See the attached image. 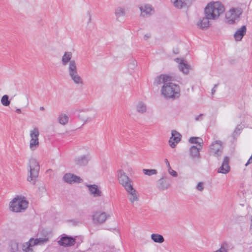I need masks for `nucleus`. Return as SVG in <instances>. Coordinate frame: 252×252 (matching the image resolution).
I'll use <instances>...</instances> for the list:
<instances>
[{"mask_svg": "<svg viewBox=\"0 0 252 252\" xmlns=\"http://www.w3.org/2000/svg\"><path fill=\"white\" fill-rule=\"evenodd\" d=\"M191 0H171L174 6L178 8H182L191 3Z\"/></svg>", "mask_w": 252, "mask_h": 252, "instance_id": "obj_22", "label": "nucleus"}, {"mask_svg": "<svg viewBox=\"0 0 252 252\" xmlns=\"http://www.w3.org/2000/svg\"><path fill=\"white\" fill-rule=\"evenodd\" d=\"M28 202L24 198H14L10 203L9 207L12 212H21L25 211L28 206Z\"/></svg>", "mask_w": 252, "mask_h": 252, "instance_id": "obj_6", "label": "nucleus"}, {"mask_svg": "<svg viewBox=\"0 0 252 252\" xmlns=\"http://www.w3.org/2000/svg\"><path fill=\"white\" fill-rule=\"evenodd\" d=\"M134 62H134V61H133V64H132V65H133V66H134V65H135Z\"/></svg>", "mask_w": 252, "mask_h": 252, "instance_id": "obj_50", "label": "nucleus"}, {"mask_svg": "<svg viewBox=\"0 0 252 252\" xmlns=\"http://www.w3.org/2000/svg\"><path fill=\"white\" fill-rule=\"evenodd\" d=\"M241 13L239 11H236L235 8L230 9L226 14V22L229 24H233L235 23L236 20L238 19Z\"/></svg>", "mask_w": 252, "mask_h": 252, "instance_id": "obj_9", "label": "nucleus"}, {"mask_svg": "<svg viewBox=\"0 0 252 252\" xmlns=\"http://www.w3.org/2000/svg\"><path fill=\"white\" fill-rule=\"evenodd\" d=\"M72 54L70 52H65L62 58V63L63 65H66L68 63V71L69 76L73 82L77 84H82V79L78 75L76 63L74 60H71Z\"/></svg>", "mask_w": 252, "mask_h": 252, "instance_id": "obj_1", "label": "nucleus"}, {"mask_svg": "<svg viewBox=\"0 0 252 252\" xmlns=\"http://www.w3.org/2000/svg\"><path fill=\"white\" fill-rule=\"evenodd\" d=\"M143 173L146 175L151 176L153 175L157 174V171L156 169H143Z\"/></svg>", "mask_w": 252, "mask_h": 252, "instance_id": "obj_35", "label": "nucleus"}, {"mask_svg": "<svg viewBox=\"0 0 252 252\" xmlns=\"http://www.w3.org/2000/svg\"><path fill=\"white\" fill-rule=\"evenodd\" d=\"M39 134V130L37 128H34L33 130L30 132V137L33 139H38V136Z\"/></svg>", "mask_w": 252, "mask_h": 252, "instance_id": "obj_34", "label": "nucleus"}, {"mask_svg": "<svg viewBox=\"0 0 252 252\" xmlns=\"http://www.w3.org/2000/svg\"><path fill=\"white\" fill-rule=\"evenodd\" d=\"M173 52L175 54H178L179 53V49L178 48L174 49Z\"/></svg>", "mask_w": 252, "mask_h": 252, "instance_id": "obj_43", "label": "nucleus"}, {"mask_svg": "<svg viewBox=\"0 0 252 252\" xmlns=\"http://www.w3.org/2000/svg\"><path fill=\"white\" fill-rule=\"evenodd\" d=\"M240 129L238 127H237L235 129V130L232 134V136L234 137V138H235L236 137H237L238 135L240 134Z\"/></svg>", "mask_w": 252, "mask_h": 252, "instance_id": "obj_36", "label": "nucleus"}, {"mask_svg": "<svg viewBox=\"0 0 252 252\" xmlns=\"http://www.w3.org/2000/svg\"><path fill=\"white\" fill-rule=\"evenodd\" d=\"M223 149L222 142L220 140H216L210 145L209 153L210 155L219 159L222 155Z\"/></svg>", "mask_w": 252, "mask_h": 252, "instance_id": "obj_7", "label": "nucleus"}, {"mask_svg": "<svg viewBox=\"0 0 252 252\" xmlns=\"http://www.w3.org/2000/svg\"><path fill=\"white\" fill-rule=\"evenodd\" d=\"M169 81H171V77L167 75L161 74L155 79V83L157 85H160L162 83L165 85V83H167Z\"/></svg>", "mask_w": 252, "mask_h": 252, "instance_id": "obj_20", "label": "nucleus"}, {"mask_svg": "<svg viewBox=\"0 0 252 252\" xmlns=\"http://www.w3.org/2000/svg\"><path fill=\"white\" fill-rule=\"evenodd\" d=\"M158 188L160 190H165L167 189L170 186L169 183L163 178H161L158 182Z\"/></svg>", "mask_w": 252, "mask_h": 252, "instance_id": "obj_23", "label": "nucleus"}, {"mask_svg": "<svg viewBox=\"0 0 252 252\" xmlns=\"http://www.w3.org/2000/svg\"><path fill=\"white\" fill-rule=\"evenodd\" d=\"M110 217L105 212H95L92 216L93 222L95 224H100L105 222L106 220Z\"/></svg>", "mask_w": 252, "mask_h": 252, "instance_id": "obj_8", "label": "nucleus"}, {"mask_svg": "<svg viewBox=\"0 0 252 252\" xmlns=\"http://www.w3.org/2000/svg\"><path fill=\"white\" fill-rule=\"evenodd\" d=\"M252 163V158L250 157L248 159L247 162L246 163L245 166H247L249 164Z\"/></svg>", "mask_w": 252, "mask_h": 252, "instance_id": "obj_42", "label": "nucleus"}, {"mask_svg": "<svg viewBox=\"0 0 252 252\" xmlns=\"http://www.w3.org/2000/svg\"><path fill=\"white\" fill-rule=\"evenodd\" d=\"M118 178L120 184L125 188L127 191V196L130 202L133 204L135 201L138 200L139 197L137 194L136 191L133 188L132 181L122 170L118 171Z\"/></svg>", "mask_w": 252, "mask_h": 252, "instance_id": "obj_2", "label": "nucleus"}, {"mask_svg": "<svg viewBox=\"0 0 252 252\" xmlns=\"http://www.w3.org/2000/svg\"><path fill=\"white\" fill-rule=\"evenodd\" d=\"M63 179L64 182L69 184L80 183L83 181L80 177L71 173L65 174Z\"/></svg>", "mask_w": 252, "mask_h": 252, "instance_id": "obj_11", "label": "nucleus"}, {"mask_svg": "<svg viewBox=\"0 0 252 252\" xmlns=\"http://www.w3.org/2000/svg\"><path fill=\"white\" fill-rule=\"evenodd\" d=\"M196 189L199 191H202L203 190V184L202 182H199L198 183Z\"/></svg>", "mask_w": 252, "mask_h": 252, "instance_id": "obj_38", "label": "nucleus"}, {"mask_svg": "<svg viewBox=\"0 0 252 252\" xmlns=\"http://www.w3.org/2000/svg\"><path fill=\"white\" fill-rule=\"evenodd\" d=\"M1 103L4 106H8L10 103V100H9V96L5 94L2 96L1 99Z\"/></svg>", "mask_w": 252, "mask_h": 252, "instance_id": "obj_33", "label": "nucleus"}, {"mask_svg": "<svg viewBox=\"0 0 252 252\" xmlns=\"http://www.w3.org/2000/svg\"><path fill=\"white\" fill-rule=\"evenodd\" d=\"M170 174L173 177L177 176V173L173 170H172V171L170 172Z\"/></svg>", "mask_w": 252, "mask_h": 252, "instance_id": "obj_40", "label": "nucleus"}, {"mask_svg": "<svg viewBox=\"0 0 252 252\" xmlns=\"http://www.w3.org/2000/svg\"><path fill=\"white\" fill-rule=\"evenodd\" d=\"M202 116H203V114H200V115H199L198 116H197L195 117V120L196 121H199L200 120H201L202 119Z\"/></svg>", "mask_w": 252, "mask_h": 252, "instance_id": "obj_41", "label": "nucleus"}, {"mask_svg": "<svg viewBox=\"0 0 252 252\" xmlns=\"http://www.w3.org/2000/svg\"><path fill=\"white\" fill-rule=\"evenodd\" d=\"M87 187L90 191V194L94 197H100L102 195V191L96 185H87Z\"/></svg>", "mask_w": 252, "mask_h": 252, "instance_id": "obj_16", "label": "nucleus"}, {"mask_svg": "<svg viewBox=\"0 0 252 252\" xmlns=\"http://www.w3.org/2000/svg\"><path fill=\"white\" fill-rule=\"evenodd\" d=\"M136 110L140 113H144L147 110V107L145 104L142 102H139L136 107Z\"/></svg>", "mask_w": 252, "mask_h": 252, "instance_id": "obj_26", "label": "nucleus"}, {"mask_svg": "<svg viewBox=\"0 0 252 252\" xmlns=\"http://www.w3.org/2000/svg\"><path fill=\"white\" fill-rule=\"evenodd\" d=\"M181 138V135L175 130L172 131V136L169 140V144L172 148H174Z\"/></svg>", "mask_w": 252, "mask_h": 252, "instance_id": "obj_15", "label": "nucleus"}, {"mask_svg": "<svg viewBox=\"0 0 252 252\" xmlns=\"http://www.w3.org/2000/svg\"><path fill=\"white\" fill-rule=\"evenodd\" d=\"M39 145L38 139L32 138L30 140V148L32 150H34L37 148Z\"/></svg>", "mask_w": 252, "mask_h": 252, "instance_id": "obj_31", "label": "nucleus"}, {"mask_svg": "<svg viewBox=\"0 0 252 252\" xmlns=\"http://www.w3.org/2000/svg\"><path fill=\"white\" fill-rule=\"evenodd\" d=\"M205 16L202 19H200L199 21L197 24L198 27L202 30H204L209 26V20H213L212 18L208 15V13L205 11Z\"/></svg>", "mask_w": 252, "mask_h": 252, "instance_id": "obj_13", "label": "nucleus"}, {"mask_svg": "<svg viewBox=\"0 0 252 252\" xmlns=\"http://www.w3.org/2000/svg\"><path fill=\"white\" fill-rule=\"evenodd\" d=\"M151 37V34L149 33H146L144 36V38L145 40H148Z\"/></svg>", "mask_w": 252, "mask_h": 252, "instance_id": "obj_39", "label": "nucleus"}, {"mask_svg": "<svg viewBox=\"0 0 252 252\" xmlns=\"http://www.w3.org/2000/svg\"><path fill=\"white\" fill-rule=\"evenodd\" d=\"M115 14L117 18H119V17L125 15V10L124 8L118 7L115 9Z\"/></svg>", "mask_w": 252, "mask_h": 252, "instance_id": "obj_29", "label": "nucleus"}, {"mask_svg": "<svg viewBox=\"0 0 252 252\" xmlns=\"http://www.w3.org/2000/svg\"><path fill=\"white\" fill-rule=\"evenodd\" d=\"M247 28L246 26H243L238 29L234 34V37L236 41H241L246 34Z\"/></svg>", "mask_w": 252, "mask_h": 252, "instance_id": "obj_19", "label": "nucleus"}, {"mask_svg": "<svg viewBox=\"0 0 252 252\" xmlns=\"http://www.w3.org/2000/svg\"><path fill=\"white\" fill-rule=\"evenodd\" d=\"M141 11V15L142 16L151 15L153 12V9L150 4H145L139 7Z\"/></svg>", "mask_w": 252, "mask_h": 252, "instance_id": "obj_21", "label": "nucleus"}, {"mask_svg": "<svg viewBox=\"0 0 252 252\" xmlns=\"http://www.w3.org/2000/svg\"><path fill=\"white\" fill-rule=\"evenodd\" d=\"M175 61L179 63V68L181 71L184 74H187L190 69V66L187 63H185L182 59L176 58Z\"/></svg>", "mask_w": 252, "mask_h": 252, "instance_id": "obj_18", "label": "nucleus"}, {"mask_svg": "<svg viewBox=\"0 0 252 252\" xmlns=\"http://www.w3.org/2000/svg\"><path fill=\"white\" fill-rule=\"evenodd\" d=\"M165 161L166 163L167 164V166H168L169 167V168L170 169V168H171V167H170V164H169V162H168V160H167V159H165Z\"/></svg>", "mask_w": 252, "mask_h": 252, "instance_id": "obj_45", "label": "nucleus"}, {"mask_svg": "<svg viewBox=\"0 0 252 252\" xmlns=\"http://www.w3.org/2000/svg\"><path fill=\"white\" fill-rule=\"evenodd\" d=\"M205 11L208 13L212 19H216L222 14L225 8L223 5L219 1L212 2L208 4L205 8Z\"/></svg>", "mask_w": 252, "mask_h": 252, "instance_id": "obj_4", "label": "nucleus"}, {"mask_svg": "<svg viewBox=\"0 0 252 252\" xmlns=\"http://www.w3.org/2000/svg\"><path fill=\"white\" fill-rule=\"evenodd\" d=\"M189 142L190 143L198 144V147H199V145H202V144H203L202 139L197 137H190L189 139Z\"/></svg>", "mask_w": 252, "mask_h": 252, "instance_id": "obj_32", "label": "nucleus"}, {"mask_svg": "<svg viewBox=\"0 0 252 252\" xmlns=\"http://www.w3.org/2000/svg\"><path fill=\"white\" fill-rule=\"evenodd\" d=\"M58 243L60 246L70 247L75 244V239L71 236L65 235L61 238L60 240L58 241Z\"/></svg>", "mask_w": 252, "mask_h": 252, "instance_id": "obj_12", "label": "nucleus"}, {"mask_svg": "<svg viewBox=\"0 0 252 252\" xmlns=\"http://www.w3.org/2000/svg\"><path fill=\"white\" fill-rule=\"evenodd\" d=\"M229 248V243L226 241H224L221 244L220 248L214 252H228Z\"/></svg>", "mask_w": 252, "mask_h": 252, "instance_id": "obj_27", "label": "nucleus"}, {"mask_svg": "<svg viewBox=\"0 0 252 252\" xmlns=\"http://www.w3.org/2000/svg\"><path fill=\"white\" fill-rule=\"evenodd\" d=\"M89 22H91V14H90V12H89Z\"/></svg>", "mask_w": 252, "mask_h": 252, "instance_id": "obj_48", "label": "nucleus"}, {"mask_svg": "<svg viewBox=\"0 0 252 252\" xmlns=\"http://www.w3.org/2000/svg\"><path fill=\"white\" fill-rule=\"evenodd\" d=\"M216 92V89L215 88V87H213V89H212V94H214Z\"/></svg>", "mask_w": 252, "mask_h": 252, "instance_id": "obj_44", "label": "nucleus"}, {"mask_svg": "<svg viewBox=\"0 0 252 252\" xmlns=\"http://www.w3.org/2000/svg\"><path fill=\"white\" fill-rule=\"evenodd\" d=\"M29 175L27 177V180L32 184L35 185L40 169L39 163L35 159L31 158L29 160Z\"/></svg>", "mask_w": 252, "mask_h": 252, "instance_id": "obj_5", "label": "nucleus"}, {"mask_svg": "<svg viewBox=\"0 0 252 252\" xmlns=\"http://www.w3.org/2000/svg\"><path fill=\"white\" fill-rule=\"evenodd\" d=\"M202 148V145H199V147L192 146L189 150L190 157L192 159H198L200 158V152Z\"/></svg>", "mask_w": 252, "mask_h": 252, "instance_id": "obj_17", "label": "nucleus"}, {"mask_svg": "<svg viewBox=\"0 0 252 252\" xmlns=\"http://www.w3.org/2000/svg\"><path fill=\"white\" fill-rule=\"evenodd\" d=\"M229 158L225 156L221 164V166L218 169V172L220 173L226 174L230 171V166L229 165Z\"/></svg>", "mask_w": 252, "mask_h": 252, "instance_id": "obj_14", "label": "nucleus"}, {"mask_svg": "<svg viewBox=\"0 0 252 252\" xmlns=\"http://www.w3.org/2000/svg\"><path fill=\"white\" fill-rule=\"evenodd\" d=\"M40 111H43L45 110V108L43 106H41L39 108Z\"/></svg>", "mask_w": 252, "mask_h": 252, "instance_id": "obj_47", "label": "nucleus"}, {"mask_svg": "<svg viewBox=\"0 0 252 252\" xmlns=\"http://www.w3.org/2000/svg\"><path fill=\"white\" fill-rule=\"evenodd\" d=\"M49 241V238L45 236L44 238H39L35 239L33 244L37 245H43Z\"/></svg>", "mask_w": 252, "mask_h": 252, "instance_id": "obj_30", "label": "nucleus"}, {"mask_svg": "<svg viewBox=\"0 0 252 252\" xmlns=\"http://www.w3.org/2000/svg\"><path fill=\"white\" fill-rule=\"evenodd\" d=\"M91 158V157L89 154L84 155L75 158L74 162L77 166H85L88 164Z\"/></svg>", "mask_w": 252, "mask_h": 252, "instance_id": "obj_10", "label": "nucleus"}, {"mask_svg": "<svg viewBox=\"0 0 252 252\" xmlns=\"http://www.w3.org/2000/svg\"><path fill=\"white\" fill-rule=\"evenodd\" d=\"M96 117V114H94L91 117H88L86 121H85V122H91Z\"/></svg>", "mask_w": 252, "mask_h": 252, "instance_id": "obj_37", "label": "nucleus"}, {"mask_svg": "<svg viewBox=\"0 0 252 252\" xmlns=\"http://www.w3.org/2000/svg\"><path fill=\"white\" fill-rule=\"evenodd\" d=\"M152 240L156 243H162L164 241L163 237L158 234H152L151 236Z\"/></svg>", "mask_w": 252, "mask_h": 252, "instance_id": "obj_25", "label": "nucleus"}, {"mask_svg": "<svg viewBox=\"0 0 252 252\" xmlns=\"http://www.w3.org/2000/svg\"><path fill=\"white\" fill-rule=\"evenodd\" d=\"M218 86V84H216L215 85V86H214V87H215V88L216 89L217 88V87Z\"/></svg>", "mask_w": 252, "mask_h": 252, "instance_id": "obj_49", "label": "nucleus"}, {"mask_svg": "<svg viewBox=\"0 0 252 252\" xmlns=\"http://www.w3.org/2000/svg\"><path fill=\"white\" fill-rule=\"evenodd\" d=\"M15 111L17 113H21V109L20 108L16 109Z\"/></svg>", "mask_w": 252, "mask_h": 252, "instance_id": "obj_46", "label": "nucleus"}, {"mask_svg": "<svg viewBox=\"0 0 252 252\" xmlns=\"http://www.w3.org/2000/svg\"><path fill=\"white\" fill-rule=\"evenodd\" d=\"M34 241L35 239L33 238H31L28 242L23 244V250L25 252H29L32 251V249L31 248L37 245L33 244Z\"/></svg>", "mask_w": 252, "mask_h": 252, "instance_id": "obj_24", "label": "nucleus"}, {"mask_svg": "<svg viewBox=\"0 0 252 252\" xmlns=\"http://www.w3.org/2000/svg\"><path fill=\"white\" fill-rule=\"evenodd\" d=\"M58 119L60 124L64 125L68 123L69 118L66 114H61L59 115Z\"/></svg>", "mask_w": 252, "mask_h": 252, "instance_id": "obj_28", "label": "nucleus"}, {"mask_svg": "<svg viewBox=\"0 0 252 252\" xmlns=\"http://www.w3.org/2000/svg\"><path fill=\"white\" fill-rule=\"evenodd\" d=\"M161 92L165 98L174 99L179 97L180 89L178 85L169 81L162 86Z\"/></svg>", "mask_w": 252, "mask_h": 252, "instance_id": "obj_3", "label": "nucleus"}]
</instances>
